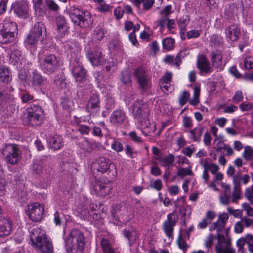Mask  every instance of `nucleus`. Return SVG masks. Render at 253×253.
<instances>
[{"label":"nucleus","instance_id":"f257e3e1","mask_svg":"<svg viewBox=\"0 0 253 253\" xmlns=\"http://www.w3.org/2000/svg\"><path fill=\"white\" fill-rule=\"evenodd\" d=\"M133 114L135 119L140 122L142 132L146 136L151 135L156 128L154 123H150L148 119L149 110L146 103L138 100L133 104Z\"/></svg>","mask_w":253,"mask_h":253},{"label":"nucleus","instance_id":"f03ea898","mask_svg":"<svg viewBox=\"0 0 253 253\" xmlns=\"http://www.w3.org/2000/svg\"><path fill=\"white\" fill-rule=\"evenodd\" d=\"M32 246L38 249L43 253H52L53 247L49 240L46 237L44 230L41 228L33 229L30 233Z\"/></svg>","mask_w":253,"mask_h":253},{"label":"nucleus","instance_id":"7ed1b4c3","mask_svg":"<svg viewBox=\"0 0 253 253\" xmlns=\"http://www.w3.org/2000/svg\"><path fill=\"white\" fill-rule=\"evenodd\" d=\"M68 253H83L85 245V238L79 230H72L65 239Z\"/></svg>","mask_w":253,"mask_h":253},{"label":"nucleus","instance_id":"20e7f679","mask_svg":"<svg viewBox=\"0 0 253 253\" xmlns=\"http://www.w3.org/2000/svg\"><path fill=\"white\" fill-rule=\"evenodd\" d=\"M70 18L75 24L82 27L89 26L93 21L90 13L83 11L80 9L73 7L69 12Z\"/></svg>","mask_w":253,"mask_h":253},{"label":"nucleus","instance_id":"39448f33","mask_svg":"<svg viewBox=\"0 0 253 253\" xmlns=\"http://www.w3.org/2000/svg\"><path fill=\"white\" fill-rule=\"evenodd\" d=\"M229 229H226V235L217 234V243L214 250L216 253H236L232 247V239L229 235Z\"/></svg>","mask_w":253,"mask_h":253},{"label":"nucleus","instance_id":"423d86ee","mask_svg":"<svg viewBox=\"0 0 253 253\" xmlns=\"http://www.w3.org/2000/svg\"><path fill=\"white\" fill-rule=\"evenodd\" d=\"M2 154L6 162L13 165L18 164L21 158V152L15 144H5L2 149Z\"/></svg>","mask_w":253,"mask_h":253},{"label":"nucleus","instance_id":"0eeeda50","mask_svg":"<svg viewBox=\"0 0 253 253\" xmlns=\"http://www.w3.org/2000/svg\"><path fill=\"white\" fill-rule=\"evenodd\" d=\"M44 117V111L39 105H33L26 110V120L30 125L35 126L41 123Z\"/></svg>","mask_w":253,"mask_h":253},{"label":"nucleus","instance_id":"6e6552de","mask_svg":"<svg viewBox=\"0 0 253 253\" xmlns=\"http://www.w3.org/2000/svg\"><path fill=\"white\" fill-rule=\"evenodd\" d=\"M44 211V207L39 203H31L27 206V214L30 219L35 222L42 219Z\"/></svg>","mask_w":253,"mask_h":253},{"label":"nucleus","instance_id":"1a4fd4ad","mask_svg":"<svg viewBox=\"0 0 253 253\" xmlns=\"http://www.w3.org/2000/svg\"><path fill=\"white\" fill-rule=\"evenodd\" d=\"M41 66L45 72L52 73L59 66V61L54 54L45 55L41 62Z\"/></svg>","mask_w":253,"mask_h":253},{"label":"nucleus","instance_id":"9d476101","mask_svg":"<svg viewBox=\"0 0 253 253\" xmlns=\"http://www.w3.org/2000/svg\"><path fill=\"white\" fill-rule=\"evenodd\" d=\"M7 23L5 24V28L0 30V43L2 44H8L13 42L15 39V35L14 31L17 29L16 24L14 22H11L9 24L10 27L6 26Z\"/></svg>","mask_w":253,"mask_h":253},{"label":"nucleus","instance_id":"9b49d317","mask_svg":"<svg viewBox=\"0 0 253 253\" xmlns=\"http://www.w3.org/2000/svg\"><path fill=\"white\" fill-rule=\"evenodd\" d=\"M247 245L248 250L250 253H253V235L247 234L244 236L239 238L236 242L238 248V253H246L244 246Z\"/></svg>","mask_w":253,"mask_h":253},{"label":"nucleus","instance_id":"f8f14e48","mask_svg":"<svg viewBox=\"0 0 253 253\" xmlns=\"http://www.w3.org/2000/svg\"><path fill=\"white\" fill-rule=\"evenodd\" d=\"M87 58L94 66H99L105 62L102 50L99 48L90 49L86 54Z\"/></svg>","mask_w":253,"mask_h":253},{"label":"nucleus","instance_id":"ddd939ff","mask_svg":"<svg viewBox=\"0 0 253 253\" xmlns=\"http://www.w3.org/2000/svg\"><path fill=\"white\" fill-rule=\"evenodd\" d=\"M134 75L140 87L143 90H146L149 86V77L145 69L142 67L135 69L134 71Z\"/></svg>","mask_w":253,"mask_h":253},{"label":"nucleus","instance_id":"4468645a","mask_svg":"<svg viewBox=\"0 0 253 253\" xmlns=\"http://www.w3.org/2000/svg\"><path fill=\"white\" fill-rule=\"evenodd\" d=\"M74 61L75 63L72 67V74L76 81L79 82H83L86 77V71L79 62V59H75Z\"/></svg>","mask_w":253,"mask_h":253},{"label":"nucleus","instance_id":"2eb2a0df","mask_svg":"<svg viewBox=\"0 0 253 253\" xmlns=\"http://www.w3.org/2000/svg\"><path fill=\"white\" fill-rule=\"evenodd\" d=\"M197 66L202 74H209L213 71V68L207 58L203 55L198 56Z\"/></svg>","mask_w":253,"mask_h":253},{"label":"nucleus","instance_id":"dca6fc26","mask_svg":"<svg viewBox=\"0 0 253 253\" xmlns=\"http://www.w3.org/2000/svg\"><path fill=\"white\" fill-rule=\"evenodd\" d=\"M234 185L233 191L231 195V201L234 203H237L242 198V189L240 183V175H236L233 179Z\"/></svg>","mask_w":253,"mask_h":253},{"label":"nucleus","instance_id":"f3484780","mask_svg":"<svg viewBox=\"0 0 253 253\" xmlns=\"http://www.w3.org/2000/svg\"><path fill=\"white\" fill-rule=\"evenodd\" d=\"M228 218L227 214H221L219 215L217 221L211 225L209 228V230L211 232L216 230L217 234H221L220 233L225 229V224L228 220Z\"/></svg>","mask_w":253,"mask_h":253},{"label":"nucleus","instance_id":"a211bd4d","mask_svg":"<svg viewBox=\"0 0 253 253\" xmlns=\"http://www.w3.org/2000/svg\"><path fill=\"white\" fill-rule=\"evenodd\" d=\"M175 222L174 215L173 213L168 214L167 220L163 224V229L166 235L169 238L173 235V226Z\"/></svg>","mask_w":253,"mask_h":253},{"label":"nucleus","instance_id":"6ab92c4d","mask_svg":"<svg viewBox=\"0 0 253 253\" xmlns=\"http://www.w3.org/2000/svg\"><path fill=\"white\" fill-rule=\"evenodd\" d=\"M126 119V114L121 110H116L113 112L110 117V122L114 126H119L123 124Z\"/></svg>","mask_w":253,"mask_h":253},{"label":"nucleus","instance_id":"aec40b11","mask_svg":"<svg viewBox=\"0 0 253 253\" xmlns=\"http://www.w3.org/2000/svg\"><path fill=\"white\" fill-rule=\"evenodd\" d=\"M93 191L98 195L104 197L111 192V187L100 181H95L93 185Z\"/></svg>","mask_w":253,"mask_h":253},{"label":"nucleus","instance_id":"412c9836","mask_svg":"<svg viewBox=\"0 0 253 253\" xmlns=\"http://www.w3.org/2000/svg\"><path fill=\"white\" fill-rule=\"evenodd\" d=\"M57 31L60 37H63L68 33L67 23L63 16H58L56 18Z\"/></svg>","mask_w":253,"mask_h":253},{"label":"nucleus","instance_id":"4be33fe9","mask_svg":"<svg viewBox=\"0 0 253 253\" xmlns=\"http://www.w3.org/2000/svg\"><path fill=\"white\" fill-rule=\"evenodd\" d=\"M12 227V222L8 218L0 220V237L8 236L10 233Z\"/></svg>","mask_w":253,"mask_h":253},{"label":"nucleus","instance_id":"5701e85b","mask_svg":"<svg viewBox=\"0 0 253 253\" xmlns=\"http://www.w3.org/2000/svg\"><path fill=\"white\" fill-rule=\"evenodd\" d=\"M211 59L212 68L215 67L220 70L223 68L222 55L220 51L212 52L211 53Z\"/></svg>","mask_w":253,"mask_h":253},{"label":"nucleus","instance_id":"b1692460","mask_svg":"<svg viewBox=\"0 0 253 253\" xmlns=\"http://www.w3.org/2000/svg\"><path fill=\"white\" fill-rule=\"evenodd\" d=\"M227 37L232 41L238 39L240 35V29L236 25H231L226 29Z\"/></svg>","mask_w":253,"mask_h":253},{"label":"nucleus","instance_id":"393cba45","mask_svg":"<svg viewBox=\"0 0 253 253\" xmlns=\"http://www.w3.org/2000/svg\"><path fill=\"white\" fill-rule=\"evenodd\" d=\"M12 80V73L8 68L5 67L0 68V81L5 84H8Z\"/></svg>","mask_w":253,"mask_h":253},{"label":"nucleus","instance_id":"a878e982","mask_svg":"<svg viewBox=\"0 0 253 253\" xmlns=\"http://www.w3.org/2000/svg\"><path fill=\"white\" fill-rule=\"evenodd\" d=\"M123 234L128 239L130 245L133 244L138 238L136 231L133 227L125 228L123 231Z\"/></svg>","mask_w":253,"mask_h":253},{"label":"nucleus","instance_id":"bb28decb","mask_svg":"<svg viewBox=\"0 0 253 253\" xmlns=\"http://www.w3.org/2000/svg\"><path fill=\"white\" fill-rule=\"evenodd\" d=\"M28 11V6L25 2H18L14 5V11L19 16L26 17Z\"/></svg>","mask_w":253,"mask_h":253},{"label":"nucleus","instance_id":"cd10ccee","mask_svg":"<svg viewBox=\"0 0 253 253\" xmlns=\"http://www.w3.org/2000/svg\"><path fill=\"white\" fill-rule=\"evenodd\" d=\"M200 164L207 170H210L212 174L218 172L219 168L218 166L212 162H210L207 159H202L200 161Z\"/></svg>","mask_w":253,"mask_h":253},{"label":"nucleus","instance_id":"c85d7f7f","mask_svg":"<svg viewBox=\"0 0 253 253\" xmlns=\"http://www.w3.org/2000/svg\"><path fill=\"white\" fill-rule=\"evenodd\" d=\"M161 166L164 167H169L174 161V156L172 154H169L164 156H158L155 157Z\"/></svg>","mask_w":253,"mask_h":253},{"label":"nucleus","instance_id":"c756f323","mask_svg":"<svg viewBox=\"0 0 253 253\" xmlns=\"http://www.w3.org/2000/svg\"><path fill=\"white\" fill-rule=\"evenodd\" d=\"M87 108L89 111H98L100 109V100L97 95H92L88 102Z\"/></svg>","mask_w":253,"mask_h":253},{"label":"nucleus","instance_id":"7c9ffc66","mask_svg":"<svg viewBox=\"0 0 253 253\" xmlns=\"http://www.w3.org/2000/svg\"><path fill=\"white\" fill-rule=\"evenodd\" d=\"M99 165L98 170L103 173L106 172L110 168L111 164L110 161L104 157L99 158L98 160Z\"/></svg>","mask_w":253,"mask_h":253},{"label":"nucleus","instance_id":"2f4dec72","mask_svg":"<svg viewBox=\"0 0 253 253\" xmlns=\"http://www.w3.org/2000/svg\"><path fill=\"white\" fill-rule=\"evenodd\" d=\"M44 79L42 75L37 71H34L31 76L30 81L32 84L36 86H40L44 83Z\"/></svg>","mask_w":253,"mask_h":253},{"label":"nucleus","instance_id":"473e14b6","mask_svg":"<svg viewBox=\"0 0 253 253\" xmlns=\"http://www.w3.org/2000/svg\"><path fill=\"white\" fill-rule=\"evenodd\" d=\"M49 145L54 150L60 149L63 145L62 138L59 135L54 136L50 138Z\"/></svg>","mask_w":253,"mask_h":253},{"label":"nucleus","instance_id":"72a5a7b5","mask_svg":"<svg viewBox=\"0 0 253 253\" xmlns=\"http://www.w3.org/2000/svg\"><path fill=\"white\" fill-rule=\"evenodd\" d=\"M177 175L182 178L187 176L193 175V173L192 171V166L190 165L186 168L177 167Z\"/></svg>","mask_w":253,"mask_h":253},{"label":"nucleus","instance_id":"f704fd0d","mask_svg":"<svg viewBox=\"0 0 253 253\" xmlns=\"http://www.w3.org/2000/svg\"><path fill=\"white\" fill-rule=\"evenodd\" d=\"M185 200L184 197L178 198L174 202L175 210H178L179 213L185 214Z\"/></svg>","mask_w":253,"mask_h":253},{"label":"nucleus","instance_id":"c9c22d12","mask_svg":"<svg viewBox=\"0 0 253 253\" xmlns=\"http://www.w3.org/2000/svg\"><path fill=\"white\" fill-rule=\"evenodd\" d=\"M204 129L202 127H197L189 131L190 136L194 141H199L203 133Z\"/></svg>","mask_w":253,"mask_h":253},{"label":"nucleus","instance_id":"e433bc0d","mask_svg":"<svg viewBox=\"0 0 253 253\" xmlns=\"http://www.w3.org/2000/svg\"><path fill=\"white\" fill-rule=\"evenodd\" d=\"M101 246L103 253H116L110 241L107 239H103L101 240Z\"/></svg>","mask_w":253,"mask_h":253},{"label":"nucleus","instance_id":"4c0bfd02","mask_svg":"<svg viewBox=\"0 0 253 253\" xmlns=\"http://www.w3.org/2000/svg\"><path fill=\"white\" fill-rule=\"evenodd\" d=\"M44 30V25L41 22H37L35 24L34 27L30 34L39 39L40 37L42 35L43 31Z\"/></svg>","mask_w":253,"mask_h":253},{"label":"nucleus","instance_id":"58836bf2","mask_svg":"<svg viewBox=\"0 0 253 253\" xmlns=\"http://www.w3.org/2000/svg\"><path fill=\"white\" fill-rule=\"evenodd\" d=\"M96 146V144L95 143H92L86 139H84L82 142L80 147L84 152H89L90 151L92 150Z\"/></svg>","mask_w":253,"mask_h":253},{"label":"nucleus","instance_id":"ea45409f","mask_svg":"<svg viewBox=\"0 0 253 253\" xmlns=\"http://www.w3.org/2000/svg\"><path fill=\"white\" fill-rule=\"evenodd\" d=\"M44 165V162L42 160H35L33 164V170L36 173H40L42 171Z\"/></svg>","mask_w":253,"mask_h":253},{"label":"nucleus","instance_id":"a19ab883","mask_svg":"<svg viewBox=\"0 0 253 253\" xmlns=\"http://www.w3.org/2000/svg\"><path fill=\"white\" fill-rule=\"evenodd\" d=\"M253 156V149L250 146H246L244 148V151L242 153V156L244 158L249 161L252 159Z\"/></svg>","mask_w":253,"mask_h":253},{"label":"nucleus","instance_id":"79ce46f5","mask_svg":"<svg viewBox=\"0 0 253 253\" xmlns=\"http://www.w3.org/2000/svg\"><path fill=\"white\" fill-rule=\"evenodd\" d=\"M174 44V40L171 38H166L163 40L164 48L169 50L173 48Z\"/></svg>","mask_w":253,"mask_h":253},{"label":"nucleus","instance_id":"37998d69","mask_svg":"<svg viewBox=\"0 0 253 253\" xmlns=\"http://www.w3.org/2000/svg\"><path fill=\"white\" fill-rule=\"evenodd\" d=\"M13 90L12 87H2L1 86L0 88V99L3 100L6 98H7L9 95L10 93Z\"/></svg>","mask_w":253,"mask_h":253},{"label":"nucleus","instance_id":"c03bdc74","mask_svg":"<svg viewBox=\"0 0 253 253\" xmlns=\"http://www.w3.org/2000/svg\"><path fill=\"white\" fill-rule=\"evenodd\" d=\"M217 240V235L209 234L205 239V246L207 248H211L213 244L214 240Z\"/></svg>","mask_w":253,"mask_h":253},{"label":"nucleus","instance_id":"a18cd8bd","mask_svg":"<svg viewBox=\"0 0 253 253\" xmlns=\"http://www.w3.org/2000/svg\"><path fill=\"white\" fill-rule=\"evenodd\" d=\"M244 195L250 203L253 205V185L245 189Z\"/></svg>","mask_w":253,"mask_h":253},{"label":"nucleus","instance_id":"49530a36","mask_svg":"<svg viewBox=\"0 0 253 253\" xmlns=\"http://www.w3.org/2000/svg\"><path fill=\"white\" fill-rule=\"evenodd\" d=\"M227 211L229 214L232 215L235 218H242V211L240 209H234L231 207L227 208Z\"/></svg>","mask_w":253,"mask_h":253},{"label":"nucleus","instance_id":"de8ad7c7","mask_svg":"<svg viewBox=\"0 0 253 253\" xmlns=\"http://www.w3.org/2000/svg\"><path fill=\"white\" fill-rule=\"evenodd\" d=\"M176 242L179 248L184 252H185L189 247V246L187 244L184 239L182 237L181 234H179Z\"/></svg>","mask_w":253,"mask_h":253},{"label":"nucleus","instance_id":"09e8293b","mask_svg":"<svg viewBox=\"0 0 253 253\" xmlns=\"http://www.w3.org/2000/svg\"><path fill=\"white\" fill-rule=\"evenodd\" d=\"M200 93V88L199 86H195L194 89L193 98L190 101L192 105H196L199 103V98Z\"/></svg>","mask_w":253,"mask_h":253},{"label":"nucleus","instance_id":"8fccbe9b","mask_svg":"<svg viewBox=\"0 0 253 253\" xmlns=\"http://www.w3.org/2000/svg\"><path fill=\"white\" fill-rule=\"evenodd\" d=\"M38 39L39 38L37 37L30 34L25 40V42L28 46H34L37 42Z\"/></svg>","mask_w":253,"mask_h":253},{"label":"nucleus","instance_id":"3c124183","mask_svg":"<svg viewBox=\"0 0 253 253\" xmlns=\"http://www.w3.org/2000/svg\"><path fill=\"white\" fill-rule=\"evenodd\" d=\"M219 202L222 205H228L231 201V197L228 193H224L219 196Z\"/></svg>","mask_w":253,"mask_h":253},{"label":"nucleus","instance_id":"603ef678","mask_svg":"<svg viewBox=\"0 0 253 253\" xmlns=\"http://www.w3.org/2000/svg\"><path fill=\"white\" fill-rule=\"evenodd\" d=\"M121 80L124 84H129L131 83V75L128 71L123 72L121 76Z\"/></svg>","mask_w":253,"mask_h":253},{"label":"nucleus","instance_id":"864d4df0","mask_svg":"<svg viewBox=\"0 0 253 253\" xmlns=\"http://www.w3.org/2000/svg\"><path fill=\"white\" fill-rule=\"evenodd\" d=\"M211 41L212 43L217 46H220L223 43L222 38L217 35H212L211 37Z\"/></svg>","mask_w":253,"mask_h":253},{"label":"nucleus","instance_id":"5fc2aeb1","mask_svg":"<svg viewBox=\"0 0 253 253\" xmlns=\"http://www.w3.org/2000/svg\"><path fill=\"white\" fill-rule=\"evenodd\" d=\"M196 148L194 145L186 147L182 150V152L187 156L190 157L192 154L195 151Z\"/></svg>","mask_w":253,"mask_h":253},{"label":"nucleus","instance_id":"6e6d98bb","mask_svg":"<svg viewBox=\"0 0 253 253\" xmlns=\"http://www.w3.org/2000/svg\"><path fill=\"white\" fill-rule=\"evenodd\" d=\"M190 97L189 92L184 91L181 93L179 96V103L181 106L184 105L188 100Z\"/></svg>","mask_w":253,"mask_h":253},{"label":"nucleus","instance_id":"4d7b16f0","mask_svg":"<svg viewBox=\"0 0 253 253\" xmlns=\"http://www.w3.org/2000/svg\"><path fill=\"white\" fill-rule=\"evenodd\" d=\"M244 65L247 69L249 70L253 68V57L251 56L247 57L244 60Z\"/></svg>","mask_w":253,"mask_h":253},{"label":"nucleus","instance_id":"13d9d810","mask_svg":"<svg viewBox=\"0 0 253 253\" xmlns=\"http://www.w3.org/2000/svg\"><path fill=\"white\" fill-rule=\"evenodd\" d=\"M113 7L109 4L106 3H102L97 8L99 11L101 12H106L110 11Z\"/></svg>","mask_w":253,"mask_h":253},{"label":"nucleus","instance_id":"bf43d9fd","mask_svg":"<svg viewBox=\"0 0 253 253\" xmlns=\"http://www.w3.org/2000/svg\"><path fill=\"white\" fill-rule=\"evenodd\" d=\"M112 149L116 152H121L123 150V147L120 142L118 141L114 140L111 146Z\"/></svg>","mask_w":253,"mask_h":253},{"label":"nucleus","instance_id":"052dcab7","mask_svg":"<svg viewBox=\"0 0 253 253\" xmlns=\"http://www.w3.org/2000/svg\"><path fill=\"white\" fill-rule=\"evenodd\" d=\"M242 208L246 211L248 215L253 217V208L251 207L247 203H244L242 205Z\"/></svg>","mask_w":253,"mask_h":253},{"label":"nucleus","instance_id":"680f3d73","mask_svg":"<svg viewBox=\"0 0 253 253\" xmlns=\"http://www.w3.org/2000/svg\"><path fill=\"white\" fill-rule=\"evenodd\" d=\"M94 35L96 39L101 40L104 37V32L100 27H97L94 31Z\"/></svg>","mask_w":253,"mask_h":253},{"label":"nucleus","instance_id":"e2e57ef3","mask_svg":"<svg viewBox=\"0 0 253 253\" xmlns=\"http://www.w3.org/2000/svg\"><path fill=\"white\" fill-rule=\"evenodd\" d=\"M234 232L237 234L242 233L244 229V225L242 222H236L234 225Z\"/></svg>","mask_w":253,"mask_h":253},{"label":"nucleus","instance_id":"0e129e2a","mask_svg":"<svg viewBox=\"0 0 253 253\" xmlns=\"http://www.w3.org/2000/svg\"><path fill=\"white\" fill-rule=\"evenodd\" d=\"M201 31L197 30H192L187 33V37L188 39L195 38L200 36Z\"/></svg>","mask_w":253,"mask_h":253},{"label":"nucleus","instance_id":"69168bd1","mask_svg":"<svg viewBox=\"0 0 253 253\" xmlns=\"http://www.w3.org/2000/svg\"><path fill=\"white\" fill-rule=\"evenodd\" d=\"M47 5L48 8L52 11H56L59 10V6L53 0H47Z\"/></svg>","mask_w":253,"mask_h":253},{"label":"nucleus","instance_id":"338daca9","mask_svg":"<svg viewBox=\"0 0 253 253\" xmlns=\"http://www.w3.org/2000/svg\"><path fill=\"white\" fill-rule=\"evenodd\" d=\"M172 78L170 73H167L160 80V83H169Z\"/></svg>","mask_w":253,"mask_h":253},{"label":"nucleus","instance_id":"774afa93","mask_svg":"<svg viewBox=\"0 0 253 253\" xmlns=\"http://www.w3.org/2000/svg\"><path fill=\"white\" fill-rule=\"evenodd\" d=\"M189 160L185 157L181 156L178 157L177 164L178 167H183L185 164H189Z\"/></svg>","mask_w":253,"mask_h":253}]
</instances>
